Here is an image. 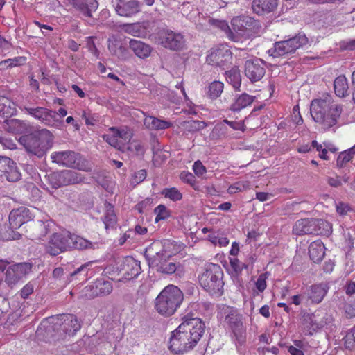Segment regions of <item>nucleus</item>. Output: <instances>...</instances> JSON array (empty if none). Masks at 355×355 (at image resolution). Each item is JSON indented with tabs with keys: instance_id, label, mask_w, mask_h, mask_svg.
<instances>
[{
	"instance_id": "f257e3e1",
	"label": "nucleus",
	"mask_w": 355,
	"mask_h": 355,
	"mask_svg": "<svg viewBox=\"0 0 355 355\" xmlns=\"http://www.w3.org/2000/svg\"><path fill=\"white\" fill-rule=\"evenodd\" d=\"M175 244L170 241H156L146 250V257L150 268L166 275L175 274L182 277L186 270L183 263L171 261L170 258L175 254Z\"/></svg>"
},
{
	"instance_id": "f03ea898",
	"label": "nucleus",
	"mask_w": 355,
	"mask_h": 355,
	"mask_svg": "<svg viewBox=\"0 0 355 355\" xmlns=\"http://www.w3.org/2000/svg\"><path fill=\"white\" fill-rule=\"evenodd\" d=\"M205 324L198 318L186 319L172 332L169 349L175 354H182L192 349L204 333Z\"/></svg>"
},
{
	"instance_id": "7ed1b4c3",
	"label": "nucleus",
	"mask_w": 355,
	"mask_h": 355,
	"mask_svg": "<svg viewBox=\"0 0 355 355\" xmlns=\"http://www.w3.org/2000/svg\"><path fill=\"white\" fill-rule=\"evenodd\" d=\"M81 327L80 322L73 315L51 318L49 322H43L37 330L38 336L45 331L46 342H55L66 340L73 336Z\"/></svg>"
},
{
	"instance_id": "20e7f679",
	"label": "nucleus",
	"mask_w": 355,
	"mask_h": 355,
	"mask_svg": "<svg viewBox=\"0 0 355 355\" xmlns=\"http://www.w3.org/2000/svg\"><path fill=\"white\" fill-rule=\"evenodd\" d=\"M310 112L313 119L326 131L336 125L342 107L334 103L329 96H327L312 101Z\"/></svg>"
},
{
	"instance_id": "39448f33",
	"label": "nucleus",
	"mask_w": 355,
	"mask_h": 355,
	"mask_svg": "<svg viewBox=\"0 0 355 355\" xmlns=\"http://www.w3.org/2000/svg\"><path fill=\"white\" fill-rule=\"evenodd\" d=\"M53 136L47 129H42L32 134L22 136L19 142L26 151L38 157H42L52 147Z\"/></svg>"
},
{
	"instance_id": "423d86ee",
	"label": "nucleus",
	"mask_w": 355,
	"mask_h": 355,
	"mask_svg": "<svg viewBox=\"0 0 355 355\" xmlns=\"http://www.w3.org/2000/svg\"><path fill=\"white\" fill-rule=\"evenodd\" d=\"M183 299V293L178 286H167L156 297L155 309L162 315L171 316L180 307Z\"/></svg>"
},
{
	"instance_id": "0eeeda50",
	"label": "nucleus",
	"mask_w": 355,
	"mask_h": 355,
	"mask_svg": "<svg viewBox=\"0 0 355 355\" xmlns=\"http://www.w3.org/2000/svg\"><path fill=\"white\" fill-rule=\"evenodd\" d=\"M223 272L218 264L206 263L201 275L199 282L201 286L213 296H220L223 292Z\"/></svg>"
},
{
	"instance_id": "6e6552de",
	"label": "nucleus",
	"mask_w": 355,
	"mask_h": 355,
	"mask_svg": "<svg viewBox=\"0 0 355 355\" xmlns=\"http://www.w3.org/2000/svg\"><path fill=\"white\" fill-rule=\"evenodd\" d=\"M218 318L232 329L236 346L243 345L246 340V328L238 311L231 306L221 305L218 307Z\"/></svg>"
},
{
	"instance_id": "1a4fd4ad",
	"label": "nucleus",
	"mask_w": 355,
	"mask_h": 355,
	"mask_svg": "<svg viewBox=\"0 0 355 355\" xmlns=\"http://www.w3.org/2000/svg\"><path fill=\"white\" fill-rule=\"evenodd\" d=\"M232 31L236 40H232L234 42H239L251 37L257 27V22L250 17L240 16L232 19Z\"/></svg>"
},
{
	"instance_id": "9d476101",
	"label": "nucleus",
	"mask_w": 355,
	"mask_h": 355,
	"mask_svg": "<svg viewBox=\"0 0 355 355\" xmlns=\"http://www.w3.org/2000/svg\"><path fill=\"white\" fill-rule=\"evenodd\" d=\"M308 42L304 34H299L289 40L280 41L274 44V48L269 50L273 57H280L293 53L296 49L303 46Z\"/></svg>"
},
{
	"instance_id": "9b49d317",
	"label": "nucleus",
	"mask_w": 355,
	"mask_h": 355,
	"mask_svg": "<svg viewBox=\"0 0 355 355\" xmlns=\"http://www.w3.org/2000/svg\"><path fill=\"white\" fill-rule=\"evenodd\" d=\"M102 137L111 146L123 151L131 139L132 133L127 128L112 127Z\"/></svg>"
},
{
	"instance_id": "f8f14e48",
	"label": "nucleus",
	"mask_w": 355,
	"mask_h": 355,
	"mask_svg": "<svg viewBox=\"0 0 355 355\" xmlns=\"http://www.w3.org/2000/svg\"><path fill=\"white\" fill-rule=\"evenodd\" d=\"M326 316L327 314L320 311L304 315L302 327L304 333L307 335H313L322 329L327 323Z\"/></svg>"
},
{
	"instance_id": "ddd939ff",
	"label": "nucleus",
	"mask_w": 355,
	"mask_h": 355,
	"mask_svg": "<svg viewBox=\"0 0 355 355\" xmlns=\"http://www.w3.org/2000/svg\"><path fill=\"white\" fill-rule=\"evenodd\" d=\"M70 232H62L52 234L46 247V252L55 256L69 250Z\"/></svg>"
},
{
	"instance_id": "4468645a",
	"label": "nucleus",
	"mask_w": 355,
	"mask_h": 355,
	"mask_svg": "<svg viewBox=\"0 0 355 355\" xmlns=\"http://www.w3.org/2000/svg\"><path fill=\"white\" fill-rule=\"evenodd\" d=\"M20 109L48 126H58L59 121L57 119L55 112L41 107H30L24 106L20 107Z\"/></svg>"
},
{
	"instance_id": "2eb2a0df",
	"label": "nucleus",
	"mask_w": 355,
	"mask_h": 355,
	"mask_svg": "<svg viewBox=\"0 0 355 355\" xmlns=\"http://www.w3.org/2000/svg\"><path fill=\"white\" fill-rule=\"evenodd\" d=\"M157 42L165 48L179 50L184 44V39L179 33L171 30H162L157 34Z\"/></svg>"
},
{
	"instance_id": "dca6fc26",
	"label": "nucleus",
	"mask_w": 355,
	"mask_h": 355,
	"mask_svg": "<svg viewBox=\"0 0 355 355\" xmlns=\"http://www.w3.org/2000/svg\"><path fill=\"white\" fill-rule=\"evenodd\" d=\"M51 158L53 162L59 165L71 168H76L83 171L85 170V168L80 164L81 159L80 155L73 151L66 150L53 152L51 155Z\"/></svg>"
},
{
	"instance_id": "f3484780",
	"label": "nucleus",
	"mask_w": 355,
	"mask_h": 355,
	"mask_svg": "<svg viewBox=\"0 0 355 355\" xmlns=\"http://www.w3.org/2000/svg\"><path fill=\"white\" fill-rule=\"evenodd\" d=\"M31 270V265L28 263H21L9 266L6 272L5 281L8 285L12 287L17 284Z\"/></svg>"
},
{
	"instance_id": "a211bd4d",
	"label": "nucleus",
	"mask_w": 355,
	"mask_h": 355,
	"mask_svg": "<svg viewBox=\"0 0 355 355\" xmlns=\"http://www.w3.org/2000/svg\"><path fill=\"white\" fill-rule=\"evenodd\" d=\"M324 225L323 220H317L312 218H304L298 220L295 222L293 227V234L299 236L310 234H320L321 232L318 227Z\"/></svg>"
},
{
	"instance_id": "6ab92c4d",
	"label": "nucleus",
	"mask_w": 355,
	"mask_h": 355,
	"mask_svg": "<svg viewBox=\"0 0 355 355\" xmlns=\"http://www.w3.org/2000/svg\"><path fill=\"white\" fill-rule=\"evenodd\" d=\"M119 269L123 278L126 280L136 278L141 271L140 262L131 257L124 258L121 261Z\"/></svg>"
},
{
	"instance_id": "aec40b11",
	"label": "nucleus",
	"mask_w": 355,
	"mask_h": 355,
	"mask_svg": "<svg viewBox=\"0 0 355 355\" xmlns=\"http://www.w3.org/2000/svg\"><path fill=\"white\" fill-rule=\"evenodd\" d=\"M232 53L226 46L213 48L207 56V62L209 64L223 67L230 61Z\"/></svg>"
},
{
	"instance_id": "412c9836",
	"label": "nucleus",
	"mask_w": 355,
	"mask_h": 355,
	"mask_svg": "<svg viewBox=\"0 0 355 355\" xmlns=\"http://www.w3.org/2000/svg\"><path fill=\"white\" fill-rule=\"evenodd\" d=\"M112 291V284L108 279L101 278L85 288V295L93 298L98 295H106Z\"/></svg>"
},
{
	"instance_id": "4be33fe9",
	"label": "nucleus",
	"mask_w": 355,
	"mask_h": 355,
	"mask_svg": "<svg viewBox=\"0 0 355 355\" xmlns=\"http://www.w3.org/2000/svg\"><path fill=\"white\" fill-rule=\"evenodd\" d=\"M0 177L9 182L17 181L21 177L16 164L7 157L0 156Z\"/></svg>"
},
{
	"instance_id": "5701e85b",
	"label": "nucleus",
	"mask_w": 355,
	"mask_h": 355,
	"mask_svg": "<svg viewBox=\"0 0 355 355\" xmlns=\"http://www.w3.org/2000/svg\"><path fill=\"white\" fill-rule=\"evenodd\" d=\"M34 218L28 208L21 207L12 210L9 215L10 225L12 229L20 227L24 223H26Z\"/></svg>"
},
{
	"instance_id": "b1692460",
	"label": "nucleus",
	"mask_w": 355,
	"mask_h": 355,
	"mask_svg": "<svg viewBox=\"0 0 355 355\" xmlns=\"http://www.w3.org/2000/svg\"><path fill=\"white\" fill-rule=\"evenodd\" d=\"M245 73L252 82L261 80L265 74L263 62L258 58L247 60L245 64Z\"/></svg>"
},
{
	"instance_id": "393cba45",
	"label": "nucleus",
	"mask_w": 355,
	"mask_h": 355,
	"mask_svg": "<svg viewBox=\"0 0 355 355\" xmlns=\"http://www.w3.org/2000/svg\"><path fill=\"white\" fill-rule=\"evenodd\" d=\"M116 13L123 17H130L140 11V3L137 0H118L112 2Z\"/></svg>"
},
{
	"instance_id": "a878e982",
	"label": "nucleus",
	"mask_w": 355,
	"mask_h": 355,
	"mask_svg": "<svg viewBox=\"0 0 355 355\" xmlns=\"http://www.w3.org/2000/svg\"><path fill=\"white\" fill-rule=\"evenodd\" d=\"M67 6H72L84 16L90 17L92 12L96 10L98 4L96 0H62Z\"/></svg>"
},
{
	"instance_id": "bb28decb",
	"label": "nucleus",
	"mask_w": 355,
	"mask_h": 355,
	"mask_svg": "<svg viewBox=\"0 0 355 355\" xmlns=\"http://www.w3.org/2000/svg\"><path fill=\"white\" fill-rule=\"evenodd\" d=\"M108 49L110 52L119 59L125 60L129 58V53L124 46L121 38L112 35L108 40Z\"/></svg>"
},
{
	"instance_id": "cd10ccee",
	"label": "nucleus",
	"mask_w": 355,
	"mask_h": 355,
	"mask_svg": "<svg viewBox=\"0 0 355 355\" xmlns=\"http://www.w3.org/2000/svg\"><path fill=\"white\" fill-rule=\"evenodd\" d=\"M328 287L325 284H315L310 287L307 291V301L312 304H319L327 293Z\"/></svg>"
},
{
	"instance_id": "c85d7f7f",
	"label": "nucleus",
	"mask_w": 355,
	"mask_h": 355,
	"mask_svg": "<svg viewBox=\"0 0 355 355\" xmlns=\"http://www.w3.org/2000/svg\"><path fill=\"white\" fill-rule=\"evenodd\" d=\"M129 47L135 55L141 59L149 57L152 51V48L150 45L135 39L130 40Z\"/></svg>"
},
{
	"instance_id": "c756f323",
	"label": "nucleus",
	"mask_w": 355,
	"mask_h": 355,
	"mask_svg": "<svg viewBox=\"0 0 355 355\" xmlns=\"http://www.w3.org/2000/svg\"><path fill=\"white\" fill-rule=\"evenodd\" d=\"M278 5V0H254L252 9L258 15L273 11Z\"/></svg>"
},
{
	"instance_id": "7c9ffc66",
	"label": "nucleus",
	"mask_w": 355,
	"mask_h": 355,
	"mask_svg": "<svg viewBox=\"0 0 355 355\" xmlns=\"http://www.w3.org/2000/svg\"><path fill=\"white\" fill-rule=\"evenodd\" d=\"M309 254L313 262L321 261L325 254L324 245L320 240L312 242L309 247Z\"/></svg>"
},
{
	"instance_id": "2f4dec72",
	"label": "nucleus",
	"mask_w": 355,
	"mask_h": 355,
	"mask_svg": "<svg viewBox=\"0 0 355 355\" xmlns=\"http://www.w3.org/2000/svg\"><path fill=\"white\" fill-rule=\"evenodd\" d=\"M144 124L146 128L153 130H165L170 128L172 125L170 121L152 116H146L144 118Z\"/></svg>"
},
{
	"instance_id": "473e14b6",
	"label": "nucleus",
	"mask_w": 355,
	"mask_h": 355,
	"mask_svg": "<svg viewBox=\"0 0 355 355\" xmlns=\"http://www.w3.org/2000/svg\"><path fill=\"white\" fill-rule=\"evenodd\" d=\"M59 178L61 182L57 185L58 187H60L61 184H78L83 182L84 179L80 173L71 170L62 171L59 175Z\"/></svg>"
},
{
	"instance_id": "72a5a7b5",
	"label": "nucleus",
	"mask_w": 355,
	"mask_h": 355,
	"mask_svg": "<svg viewBox=\"0 0 355 355\" xmlns=\"http://www.w3.org/2000/svg\"><path fill=\"white\" fill-rule=\"evenodd\" d=\"M95 245L82 236L70 233L69 249L86 250L94 248Z\"/></svg>"
},
{
	"instance_id": "f704fd0d",
	"label": "nucleus",
	"mask_w": 355,
	"mask_h": 355,
	"mask_svg": "<svg viewBox=\"0 0 355 355\" xmlns=\"http://www.w3.org/2000/svg\"><path fill=\"white\" fill-rule=\"evenodd\" d=\"M16 112L17 109L15 103L5 96H0V116H11L15 114Z\"/></svg>"
},
{
	"instance_id": "c9c22d12",
	"label": "nucleus",
	"mask_w": 355,
	"mask_h": 355,
	"mask_svg": "<svg viewBox=\"0 0 355 355\" xmlns=\"http://www.w3.org/2000/svg\"><path fill=\"white\" fill-rule=\"evenodd\" d=\"M334 92L337 96L344 98L349 95L347 79L345 76H339L334 80Z\"/></svg>"
},
{
	"instance_id": "e433bc0d",
	"label": "nucleus",
	"mask_w": 355,
	"mask_h": 355,
	"mask_svg": "<svg viewBox=\"0 0 355 355\" xmlns=\"http://www.w3.org/2000/svg\"><path fill=\"white\" fill-rule=\"evenodd\" d=\"M254 98V96L243 93L235 98L234 103L231 105V110L234 112L240 111L250 105Z\"/></svg>"
},
{
	"instance_id": "4c0bfd02",
	"label": "nucleus",
	"mask_w": 355,
	"mask_h": 355,
	"mask_svg": "<svg viewBox=\"0 0 355 355\" xmlns=\"http://www.w3.org/2000/svg\"><path fill=\"white\" fill-rule=\"evenodd\" d=\"M105 211L103 218V223L106 230L113 228L117 222V218L114 212V206L108 202L105 204Z\"/></svg>"
},
{
	"instance_id": "58836bf2",
	"label": "nucleus",
	"mask_w": 355,
	"mask_h": 355,
	"mask_svg": "<svg viewBox=\"0 0 355 355\" xmlns=\"http://www.w3.org/2000/svg\"><path fill=\"white\" fill-rule=\"evenodd\" d=\"M4 128L12 133H21L25 129V124L16 119H8L5 121Z\"/></svg>"
},
{
	"instance_id": "ea45409f",
	"label": "nucleus",
	"mask_w": 355,
	"mask_h": 355,
	"mask_svg": "<svg viewBox=\"0 0 355 355\" xmlns=\"http://www.w3.org/2000/svg\"><path fill=\"white\" fill-rule=\"evenodd\" d=\"M226 78L227 82L232 84L234 89L239 90L241 83V76L238 69H232L226 71Z\"/></svg>"
},
{
	"instance_id": "a19ab883",
	"label": "nucleus",
	"mask_w": 355,
	"mask_h": 355,
	"mask_svg": "<svg viewBox=\"0 0 355 355\" xmlns=\"http://www.w3.org/2000/svg\"><path fill=\"white\" fill-rule=\"evenodd\" d=\"M355 155V145L352 148L340 153L337 158V166L339 168L343 167L346 163L351 161L353 156Z\"/></svg>"
},
{
	"instance_id": "79ce46f5",
	"label": "nucleus",
	"mask_w": 355,
	"mask_h": 355,
	"mask_svg": "<svg viewBox=\"0 0 355 355\" xmlns=\"http://www.w3.org/2000/svg\"><path fill=\"white\" fill-rule=\"evenodd\" d=\"M123 29L126 33L135 37H141L145 33L144 27L139 23L125 24Z\"/></svg>"
},
{
	"instance_id": "37998d69",
	"label": "nucleus",
	"mask_w": 355,
	"mask_h": 355,
	"mask_svg": "<svg viewBox=\"0 0 355 355\" xmlns=\"http://www.w3.org/2000/svg\"><path fill=\"white\" fill-rule=\"evenodd\" d=\"M224 85L220 81H214L208 87V96L213 99L219 97L223 91Z\"/></svg>"
},
{
	"instance_id": "c03bdc74",
	"label": "nucleus",
	"mask_w": 355,
	"mask_h": 355,
	"mask_svg": "<svg viewBox=\"0 0 355 355\" xmlns=\"http://www.w3.org/2000/svg\"><path fill=\"white\" fill-rule=\"evenodd\" d=\"M250 188V182L249 181H239L230 185L227 189L230 194H234L238 192H242Z\"/></svg>"
},
{
	"instance_id": "a18cd8bd",
	"label": "nucleus",
	"mask_w": 355,
	"mask_h": 355,
	"mask_svg": "<svg viewBox=\"0 0 355 355\" xmlns=\"http://www.w3.org/2000/svg\"><path fill=\"white\" fill-rule=\"evenodd\" d=\"M161 193L165 198H169L173 201L180 200L182 198V193L175 187L165 188L162 191Z\"/></svg>"
},
{
	"instance_id": "49530a36",
	"label": "nucleus",
	"mask_w": 355,
	"mask_h": 355,
	"mask_svg": "<svg viewBox=\"0 0 355 355\" xmlns=\"http://www.w3.org/2000/svg\"><path fill=\"white\" fill-rule=\"evenodd\" d=\"M209 241L214 245L224 247L228 245L229 240L227 237L220 235L219 233H211L208 236Z\"/></svg>"
},
{
	"instance_id": "de8ad7c7",
	"label": "nucleus",
	"mask_w": 355,
	"mask_h": 355,
	"mask_svg": "<svg viewBox=\"0 0 355 355\" xmlns=\"http://www.w3.org/2000/svg\"><path fill=\"white\" fill-rule=\"evenodd\" d=\"M227 124L230 127H231L234 130H243L244 129V124L243 122H237V121H230L227 119L223 120V121L217 125L215 127V130H224L225 129V125Z\"/></svg>"
},
{
	"instance_id": "09e8293b",
	"label": "nucleus",
	"mask_w": 355,
	"mask_h": 355,
	"mask_svg": "<svg viewBox=\"0 0 355 355\" xmlns=\"http://www.w3.org/2000/svg\"><path fill=\"white\" fill-rule=\"evenodd\" d=\"M212 24L218 27L221 30L224 31L227 34V37L230 40H236L237 38L234 36L232 28H230L225 21L221 20H211Z\"/></svg>"
},
{
	"instance_id": "8fccbe9b",
	"label": "nucleus",
	"mask_w": 355,
	"mask_h": 355,
	"mask_svg": "<svg viewBox=\"0 0 355 355\" xmlns=\"http://www.w3.org/2000/svg\"><path fill=\"white\" fill-rule=\"evenodd\" d=\"M156 214L155 222L157 223L161 220H165L170 216L168 209L164 205H158L154 210Z\"/></svg>"
},
{
	"instance_id": "3c124183",
	"label": "nucleus",
	"mask_w": 355,
	"mask_h": 355,
	"mask_svg": "<svg viewBox=\"0 0 355 355\" xmlns=\"http://www.w3.org/2000/svg\"><path fill=\"white\" fill-rule=\"evenodd\" d=\"M326 180L329 186L332 187H339L342 185L343 182H348L349 178L346 175H344L343 177H327L326 178Z\"/></svg>"
},
{
	"instance_id": "603ef678",
	"label": "nucleus",
	"mask_w": 355,
	"mask_h": 355,
	"mask_svg": "<svg viewBox=\"0 0 355 355\" xmlns=\"http://www.w3.org/2000/svg\"><path fill=\"white\" fill-rule=\"evenodd\" d=\"M268 278V275L267 272L261 274L257 278L255 282V286L259 292L262 293L266 288V280Z\"/></svg>"
},
{
	"instance_id": "864d4df0",
	"label": "nucleus",
	"mask_w": 355,
	"mask_h": 355,
	"mask_svg": "<svg viewBox=\"0 0 355 355\" xmlns=\"http://www.w3.org/2000/svg\"><path fill=\"white\" fill-rule=\"evenodd\" d=\"M185 128L191 131H198L203 129L205 127V123L203 121H189L185 122Z\"/></svg>"
},
{
	"instance_id": "5fc2aeb1",
	"label": "nucleus",
	"mask_w": 355,
	"mask_h": 355,
	"mask_svg": "<svg viewBox=\"0 0 355 355\" xmlns=\"http://www.w3.org/2000/svg\"><path fill=\"white\" fill-rule=\"evenodd\" d=\"M230 263L232 268L236 273H239L243 268H247L245 263H241L236 257L230 258Z\"/></svg>"
},
{
	"instance_id": "6e6d98bb",
	"label": "nucleus",
	"mask_w": 355,
	"mask_h": 355,
	"mask_svg": "<svg viewBox=\"0 0 355 355\" xmlns=\"http://www.w3.org/2000/svg\"><path fill=\"white\" fill-rule=\"evenodd\" d=\"M180 178L182 182L190 184L193 188L195 187L196 178L191 173L188 171H182L180 175Z\"/></svg>"
},
{
	"instance_id": "4d7b16f0",
	"label": "nucleus",
	"mask_w": 355,
	"mask_h": 355,
	"mask_svg": "<svg viewBox=\"0 0 355 355\" xmlns=\"http://www.w3.org/2000/svg\"><path fill=\"white\" fill-rule=\"evenodd\" d=\"M122 337V334L120 329L109 331L107 333L106 338L108 343H116L119 342Z\"/></svg>"
},
{
	"instance_id": "13d9d810",
	"label": "nucleus",
	"mask_w": 355,
	"mask_h": 355,
	"mask_svg": "<svg viewBox=\"0 0 355 355\" xmlns=\"http://www.w3.org/2000/svg\"><path fill=\"white\" fill-rule=\"evenodd\" d=\"M146 177V172L145 170H140L136 172L132 178L131 184L137 185L141 182Z\"/></svg>"
},
{
	"instance_id": "bf43d9fd",
	"label": "nucleus",
	"mask_w": 355,
	"mask_h": 355,
	"mask_svg": "<svg viewBox=\"0 0 355 355\" xmlns=\"http://www.w3.org/2000/svg\"><path fill=\"white\" fill-rule=\"evenodd\" d=\"M193 170L195 174L198 176H201L204 175L207 171L206 168L199 160L194 162L193 165Z\"/></svg>"
},
{
	"instance_id": "052dcab7",
	"label": "nucleus",
	"mask_w": 355,
	"mask_h": 355,
	"mask_svg": "<svg viewBox=\"0 0 355 355\" xmlns=\"http://www.w3.org/2000/svg\"><path fill=\"white\" fill-rule=\"evenodd\" d=\"M207 3L212 10L223 8L226 5V3L222 0H207Z\"/></svg>"
},
{
	"instance_id": "680f3d73",
	"label": "nucleus",
	"mask_w": 355,
	"mask_h": 355,
	"mask_svg": "<svg viewBox=\"0 0 355 355\" xmlns=\"http://www.w3.org/2000/svg\"><path fill=\"white\" fill-rule=\"evenodd\" d=\"M10 65L12 67L21 66L26 62V58L24 56L15 57L12 59H8Z\"/></svg>"
},
{
	"instance_id": "e2e57ef3",
	"label": "nucleus",
	"mask_w": 355,
	"mask_h": 355,
	"mask_svg": "<svg viewBox=\"0 0 355 355\" xmlns=\"http://www.w3.org/2000/svg\"><path fill=\"white\" fill-rule=\"evenodd\" d=\"M0 144L4 148L12 150L16 148L15 144L12 140L0 136Z\"/></svg>"
},
{
	"instance_id": "0e129e2a",
	"label": "nucleus",
	"mask_w": 355,
	"mask_h": 355,
	"mask_svg": "<svg viewBox=\"0 0 355 355\" xmlns=\"http://www.w3.org/2000/svg\"><path fill=\"white\" fill-rule=\"evenodd\" d=\"M291 303L295 305H300L302 303H304L307 301V297H305L303 295H295L291 297Z\"/></svg>"
},
{
	"instance_id": "69168bd1",
	"label": "nucleus",
	"mask_w": 355,
	"mask_h": 355,
	"mask_svg": "<svg viewBox=\"0 0 355 355\" xmlns=\"http://www.w3.org/2000/svg\"><path fill=\"white\" fill-rule=\"evenodd\" d=\"M350 210V207L345 203L340 202L336 205V211L340 215H345Z\"/></svg>"
},
{
	"instance_id": "338daca9",
	"label": "nucleus",
	"mask_w": 355,
	"mask_h": 355,
	"mask_svg": "<svg viewBox=\"0 0 355 355\" xmlns=\"http://www.w3.org/2000/svg\"><path fill=\"white\" fill-rule=\"evenodd\" d=\"M34 288L33 286L31 284H26L24 288L21 290V295L23 298H27L29 295H31L33 292Z\"/></svg>"
},
{
	"instance_id": "774afa93",
	"label": "nucleus",
	"mask_w": 355,
	"mask_h": 355,
	"mask_svg": "<svg viewBox=\"0 0 355 355\" xmlns=\"http://www.w3.org/2000/svg\"><path fill=\"white\" fill-rule=\"evenodd\" d=\"M345 293L351 296L355 293V282L349 281L345 286Z\"/></svg>"
}]
</instances>
